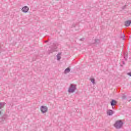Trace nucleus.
I'll return each instance as SVG.
<instances>
[{"label":"nucleus","mask_w":131,"mask_h":131,"mask_svg":"<svg viewBox=\"0 0 131 131\" xmlns=\"http://www.w3.org/2000/svg\"><path fill=\"white\" fill-rule=\"evenodd\" d=\"M77 85L74 83H72L70 85L68 92L69 94H73V93H75V91L77 90Z\"/></svg>","instance_id":"obj_1"},{"label":"nucleus","mask_w":131,"mask_h":131,"mask_svg":"<svg viewBox=\"0 0 131 131\" xmlns=\"http://www.w3.org/2000/svg\"><path fill=\"white\" fill-rule=\"evenodd\" d=\"M123 125V122H122V120H119L116 121L114 126L116 127L117 129H119L122 127Z\"/></svg>","instance_id":"obj_2"},{"label":"nucleus","mask_w":131,"mask_h":131,"mask_svg":"<svg viewBox=\"0 0 131 131\" xmlns=\"http://www.w3.org/2000/svg\"><path fill=\"white\" fill-rule=\"evenodd\" d=\"M40 111L42 113H47L48 112V106L46 105L41 106Z\"/></svg>","instance_id":"obj_3"},{"label":"nucleus","mask_w":131,"mask_h":131,"mask_svg":"<svg viewBox=\"0 0 131 131\" xmlns=\"http://www.w3.org/2000/svg\"><path fill=\"white\" fill-rule=\"evenodd\" d=\"M57 46H58V45L53 43V47L51 48V50H49V53H53V52H55L57 48Z\"/></svg>","instance_id":"obj_4"},{"label":"nucleus","mask_w":131,"mask_h":131,"mask_svg":"<svg viewBox=\"0 0 131 131\" xmlns=\"http://www.w3.org/2000/svg\"><path fill=\"white\" fill-rule=\"evenodd\" d=\"M29 11V7L28 6H24L21 8V11L23 13H28Z\"/></svg>","instance_id":"obj_5"},{"label":"nucleus","mask_w":131,"mask_h":131,"mask_svg":"<svg viewBox=\"0 0 131 131\" xmlns=\"http://www.w3.org/2000/svg\"><path fill=\"white\" fill-rule=\"evenodd\" d=\"M106 113L108 116H112V115L114 114V111H113L112 110H107Z\"/></svg>","instance_id":"obj_6"},{"label":"nucleus","mask_w":131,"mask_h":131,"mask_svg":"<svg viewBox=\"0 0 131 131\" xmlns=\"http://www.w3.org/2000/svg\"><path fill=\"white\" fill-rule=\"evenodd\" d=\"M131 24V20H127L125 21L124 25L126 26V27H128L130 26Z\"/></svg>","instance_id":"obj_7"},{"label":"nucleus","mask_w":131,"mask_h":131,"mask_svg":"<svg viewBox=\"0 0 131 131\" xmlns=\"http://www.w3.org/2000/svg\"><path fill=\"white\" fill-rule=\"evenodd\" d=\"M117 104V101L115 100H112L111 102V106H114Z\"/></svg>","instance_id":"obj_8"},{"label":"nucleus","mask_w":131,"mask_h":131,"mask_svg":"<svg viewBox=\"0 0 131 131\" xmlns=\"http://www.w3.org/2000/svg\"><path fill=\"white\" fill-rule=\"evenodd\" d=\"M70 72V68H68L64 70V74H67V73H69Z\"/></svg>","instance_id":"obj_9"},{"label":"nucleus","mask_w":131,"mask_h":131,"mask_svg":"<svg viewBox=\"0 0 131 131\" xmlns=\"http://www.w3.org/2000/svg\"><path fill=\"white\" fill-rule=\"evenodd\" d=\"M5 105H6V103L0 102V109L4 108V107H5Z\"/></svg>","instance_id":"obj_10"},{"label":"nucleus","mask_w":131,"mask_h":131,"mask_svg":"<svg viewBox=\"0 0 131 131\" xmlns=\"http://www.w3.org/2000/svg\"><path fill=\"white\" fill-rule=\"evenodd\" d=\"M90 80L91 81L93 84H96V80L94 78H90Z\"/></svg>","instance_id":"obj_11"},{"label":"nucleus","mask_w":131,"mask_h":131,"mask_svg":"<svg viewBox=\"0 0 131 131\" xmlns=\"http://www.w3.org/2000/svg\"><path fill=\"white\" fill-rule=\"evenodd\" d=\"M93 43H100V39H95L94 40V42H93Z\"/></svg>","instance_id":"obj_12"},{"label":"nucleus","mask_w":131,"mask_h":131,"mask_svg":"<svg viewBox=\"0 0 131 131\" xmlns=\"http://www.w3.org/2000/svg\"><path fill=\"white\" fill-rule=\"evenodd\" d=\"M56 57H57V60L60 61L61 59V54L59 53L57 55Z\"/></svg>","instance_id":"obj_13"},{"label":"nucleus","mask_w":131,"mask_h":131,"mask_svg":"<svg viewBox=\"0 0 131 131\" xmlns=\"http://www.w3.org/2000/svg\"><path fill=\"white\" fill-rule=\"evenodd\" d=\"M124 58L125 60H127V53H124Z\"/></svg>","instance_id":"obj_14"},{"label":"nucleus","mask_w":131,"mask_h":131,"mask_svg":"<svg viewBox=\"0 0 131 131\" xmlns=\"http://www.w3.org/2000/svg\"><path fill=\"white\" fill-rule=\"evenodd\" d=\"M8 117H9L7 115H5L3 116V119L4 120H6V119H8Z\"/></svg>","instance_id":"obj_15"},{"label":"nucleus","mask_w":131,"mask_h":131,"mask_svg":"<svg viewBox=\"0 0 131 131\" xmlns=\"http://www.w3.org/2000/svg\"><path fill=\"white\" fill-rule=\"evenodd\" d=\"M124 37H125V35H123L122 36H121V38H123V39H124Z\"/></svg>","instance_id":"obj_16"},{"label":"nucleus","mask_w":131,"mask_h":131,"mask_svg":"<svg viewBox=\"0 0 131 131\" xmlns=\"http://www.w3.org/2000/svg\"><path fill=\"white\" fill-rule=\"evenodd\" d=\"M127 75L131 77V72L128 73Z\"/></svg>","instance_id":"obj_17"},{"label":"nucleus","mask_w":131,"mask_h":131,"mask_svg":"<svg viewBox=\"0 0 131 131\" xmlns=\"http://www.w3.org/2000/svg\"><path fill=\"white\" fill-rule=\"evenodd\" d=\"M122 97V99H125V96L124 95H123Z\"/></svg>","instance_id":"obj_18"},{"label":"nucleus","mask_w":131,"mask_h":131,"mask_svg":"<svg viewBox=\"0 0 131 131\" xmlns=\"http://www.w3.org/2000/svg\"><path fill=\"white\" fill-rule=\"evenodd\" d=\"M2 115V111H0V115Z\"/></svg>","instance_id":"obj_19"},{"label":"nucleus","mask_w":131,"mask_h":131,"mask_svg":"<svg viewBox=\"0 0 131 131\" xmlns=\"http://www.w3.org/2000/svg\"><path fill=\"white\" fill-rule=\"evenodd\" d=\"M84 39V38H82V39H81V40H83Z\"/></svg>","instance_id":"obj_20"},{"label":"nucleus","mask_w":131,"mask_h":131,"mask_svg":"<svg viewBox=\"0 0 131 131\" xmlns=\"http://www.w3.org/2000/svg\"><path fill=\"white\" fill-rule=\"evenodd\" d=\"M122 63L124 64V61H122Z\"/></svg>","instance_id":"obj_21"},{"label":"nucleus","mask_w":131,"mask_h":131,"mask_svg":"<svg viewBox=\"0 0 131 131\" xmlns=\"http://www.w3.org/2000/svg\"><path fill=\"white\" fill-rule=\"evenodd\" d=\"M45 42H48V41H45Z\"/></svg>","instance_id":"obj_22"}]
</instances>
